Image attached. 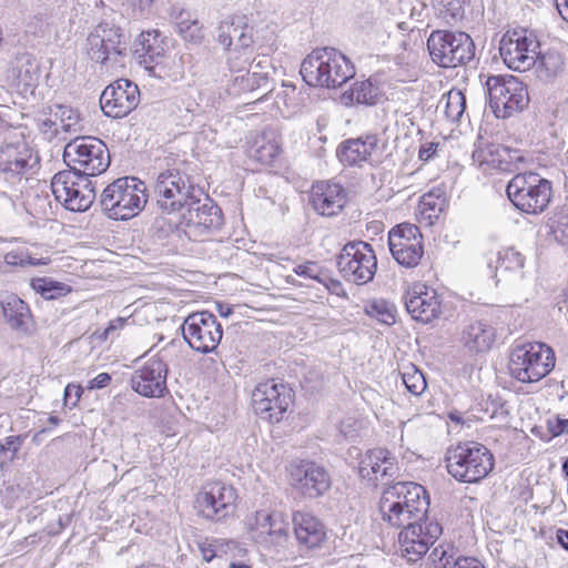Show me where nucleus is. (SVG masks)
<instances>
[{
	"instance_id": "f257e3e1",
	"label": "nucleus",
	"mask_w": 568,
	"mask_h": 568,
	"mask_svg": "<svg viewBox=\"0 0 568 568\" xmlns=\"http://www.w3.org/2000/svg\"><path fill=\"white\" fill-rule=\"evenodd\" d=\"M378 508L384 523L404 529L428 518L429 497L422 485L399 481L383 490Z\"/></svg>"
},
{
	"instance_id": "f03ea898",
	"label": "nucleus",
	"mask_w": 568,
	"mask_h": 568,
	"mask_svg": "<svg viewBox=\"0 0 568 568\" xmlns=\"http://www.w3.org/2000/svg\"><path fill=\"white\" fill-rule=\"evenodd\" d=\"M354 73L349 60L333 48L315 49L301 65L303 80L312 87L338 88Z\"/></svg>"
},
{
	"instance_id": "7ed1b4c3",
	"label": "nucleus",
	"mask_w": 568,
	"mask_h": 568,
	"mask_svg": "<svg viewBox=\"0 0 568 568\" xmlns=\"http://www.w3.org/2000/svg\"><path fill=\"white\" fill-rule=\"evenodd\" d=\"M447 471L458 481L475 484L488 476L494 468V456L484 445L467 442L446 450Z\"/></svg>"
},
{
	"instance_id": "20e7f679",
	"label": "nucleus",
	"mask_w": 568,
	"mask_h": 568,
	"mask_svg": "<svg viewBox=\"0 0 568 568\" xmlns=\"http://www.w3.org/2000/svg\"><path fill=\"white\" fill-rule=\"evenodd\" d=\"M146 186L133 176L119 178L110 183L100 196L102 211L112 220L136 216L146 204Z\"/></svg>"
},
{
	"instance_id": "39448f33",
	"label": "nucleus",
	"mask_w": 568,
	"mask_h": 568,
	"mask_svg": "<svg viewBox=\"0 0 568 568\" xmlns=\"http://www.w3.org/2000/svg\"><path fill=\"white\" fill-rule=\"evenodd\" d=\"M554 366L555 354L542 343L516 346L510 353L508 363L510 376L520 383L538 382L547 376Z\"/></svg>"
},
{
	"instance_id": "423d86ee",
	"label": "nucleus",
	"mask_w": 568,
	"mask_h": 568,
	"mask_svg": "<svg viewBox=\"0 0 568 568\" xmlns=\"http://www.w3.org/2000/svg\"><path fill=\"white\" fill-rule=\"evenodd\" d=\"M507 196L520 211L528 214L544 212L550 203L551 182L535 172L516 174L507 184Z\"/></svg>"
},
{
	"instance_id": "0eeeda50",
	"label": "nucleus",
	"mask_w": 568,
	"mask_h": 568,
	"mask_svg": "<svg viewBox=\"0 0 568 568\" xmlns=\"http://www.w3.org/2000/svg\"><path fill=\"white\" fill-rule=\"evenodd\" d=\"M156 205L163 213L183 210L195 196H203V191L194 184L189 174L179 169H168L156 176L154 183Z\"/></svg>"
},
{
	"instance_id": "6e6552de",
	"label": "nucleus",
	"mask_w": 568,
	"mask_h": 568,
	"mask_svg": "<svg viewBox=\"0 0 568 568\" xmlns=\"http://www.w3.org/2000/svg\"><path fill=\"white\" fill-rule=\"evenodd\" d=\"M63 161L79 174L99 175L110 165V152L105 143L94 136H77L63 151Z\"/></svg>"
},
{
	"instance_id": "1a4fd4ad",
	"label": "nucleus",
	"mask_w": 568,
	"mask_h": 568,
	"mask_svg": "<svg viewBox=\"0 0 568 568\" xmlns=\"http://www.w3.org/2000/svg\"><path fill=\"white\" fill-rule=\"evenodd\" d=\"M432 61L442 68H456L471 61L475 43L469 34L460 31L435 30L427 39Z\"/></svg>"
},
{
	"instance_id": "9d476101",
	"label": "nucleus",
	"mask_w": 568,
	"mask_h": 568,
	"mask_svg": "<svg viewBox=\"0 0 568 568\" xmlns=\"http://www.w3.org/2000/svg\"><path fill=\"white\" fill-rule=\"evenodd\" d=\"M485 87L489 106L497 118H509L528 105L529 97L526 87L513 75H490Z\"/></svg>"
},
{
	"instance_id": "9b49d317",
	"label": "nucleus",
	"mask_w": 568,
	"mask_h": 568,
	"mask_svg": "<svg viewBox=\"0 0 568 568\" xmlns=\"http://www.w3.org/2000/svg\"><path fill=\"white\" fill-rule=\"evenodd\" d=\"M129 38L124 30L110 21H101L87 38V52L91 60L113 67L126 54Z\"/></svg>"
},
{
	"instance_id": "f8f14e48",
	"label": "nucleus",
	"mask_w": 568,
	"mask_h": 568,
	"mask_svg": "<svg viewBox=\"0 0 568 568\" xmlns=\"http://www.w3.org/2000/svg\"><path fill=\"white\" fill-rule=\"evenodd\" d=\"M342 276L357 285L371 282L377 270V258L373 247L363 241L344 245L336 261Z\"/></svg>"
},
{
	"instance_id": "ddd939ff",
	"label": "nucleus",
	"mask_w": 568,
	"mask_h": 568,
	"mask_svg": "<svg viewBox=\"0 0 568 568\" xmlns=\"http://www.w3.org/2000/svg\"><path fill=\"white\" fill-rule=\"evenodd\" d=\"M182 332L190 347L202 354L214 352L223 336L222 325L207 311L190 314L183 322Z\"/></svg>"
},
{
	"instance_id": "4468645a",
	"label": "nucleus",
	"mask_w": 568,
	"mask_h": 568,
	"mask_svg": "<svg viewBox=\"0 0 568 568\" xmlns=\"http://www.w3.org/2000/svg\"><path fill=\"white\" fill-rule=\"evenodd\" d=\"M539 42L527 30H509L499 41V53L505 64L524 72L536 64Z\"/></svg>"
},
{
	"instance_id": "2eb2a0df",
	"label": "nucleus",
	"mask_w": 568,
	"mask_h": 568,
	"mask_svg": "<svg viewBox=\"0 0 568 568\" xmlns=\"http://www.w3.org/2000/svg\"><path fill=\"white\" fill-rule=\"evenodd\" d=\"M291 404L292 389L274 381L260 383L252 392L255 414L271 423L281 422Z\"/></svg>"
},
{
	"instance_id": "dca6fc26",
	"label": "nucleus",
	"mask_w": 568,
	"mask_h": 568,
	"mask_svg": "<svg viewBox=\"0 0 568 568\" xmlns=\"http://www.w3.org/2000/svg\"><path fill=\"white\" fill-rule=\"evenodd\" d=\"M442 535V526L437 521L425 519L415 525H408L398 534V551L409 564L424 558Z\"/></svg>"
},
{
	"instance_id": "f3484780",
	"label": "nucleus",
	"mask_w": 568,
	"mask_h": 568,
	"mask_svg": "<svg viewBox=\"0 0 568 568\" xmlns=\"http://www.w3.org/2000/svg\"><path fill=\"white\" fill-rule=\"evenodd\" d=\"M184 209L182 224L189 235H202L219 230L223 224L221 209L204 194L187 202Z\"/></svg>"
},
{
	"instance_id": "a211bd4d",
	"label": "nucleus",
	"mask_w": 568,
	"mask_h": 568,
	"mask_svg": "<svg viewBox=\"0 0 568 568\" xmlns=\"http://www.w3.org/2000/svg\"><path fill=\"white\" fill-rule=\"evenodd\" d=\"M236 499V491L231 485L214 481L204 487L196 503L205 518L219 521L234 514Z\"/></svg>"
},
{
	"instance_id": "6ab92c4d",
	"label": "nucleus",
	"mask_w": 568,
	"mask_h": 568,
	"mask_svg": "<svg viewBox=\"0 0 568 568\" xmlns=\"http://www.w3.org/2000/svg\"><path fill=\"white\" fill-rule=\"evenodd\" d=\"M140 102V91L135 83L128 79H119L108 85L101 97L103 113L113 119L126 116Z\"/></svg>"
},
{
	"instance_id": "aec40b11",
	"label": "nucleus",
	"mask_w": 568,
	"mask_h": 568,
	"mask_svg": "<svg viewBox=\"0 0 568 568\" xmlns=\"http://www.w3.org/2000/svg\"><path fill=\"white\" fill-rule=\"evenodd\" d=\"M165 51V37L158 30L141 32L134 41L133 53L139 64L159 78L168 75L163 65Z\"/></svg>"
},
{
	"instance_id": "412c9836",
	"label": "nucleus",
	"mask_w": 568,
	"mask_h": 568,
	"mask_svg": "<svg viewBox=\"0 0 568 568\" xmlns=\"http://www.w3.org/2000/svg\"><path fill=\"white\" fill-rule=\"evenodd\" d=\"M168 365L162 353L146 361L131 378L132 388L144 397H161L166 390Z\"/></svg>"
},
{
	"instance_id": "4be33fe9",
	"label": "nucleus",
	"mask_w": 568,
	"mask_h": 568,
	"mask_svg": "<svg viewBox=\"0 0 568 568\" xmlns=\"http://www.w3.org/2000/svg\"><path fill=\"white\" fill-rule=\"evenodd\" d=\"M291 485L304 497L316 498L329 489L331 476L313 462H301L291 469Z\"/></svg>"
},
{
	"instance_id": "5701e85b",
	"label": "nucleus",
	"mask_w": 568,
	"mask_h": 568,
	"mask_svg": "<svg viewBox=\"0 0 568 568\" xmlns=\"http://www.w3.org/2000/svg\"><path fill=\"white\" fill-rule=\"evenodd\" d=\"M407 312L422 323H430L442 313V301L437 292L423 284L414 285L404 296Z\"/></svg>"
},
{
	"instance_id": "b1692460",
	"label": "nucleus",
	"mask_w": 568,
	"mask_h": 568,
	"mask_svg": "<svg viewBox=\"0 0 568 568\" xmlns=\"http://www.w3.org/2000/svg\"><path fill=\"white\" fill-rule=\"evenodd\" d=\"M38 164V156L26 142L7 144L0 148V172L7 180H20Z\"/></svg>"
},
{
	"instance_id": "393cba45",
	"label": "nucleus",
	"mask_w": 568,
	"mask_h": 568,
	"mask_svg": "<svg viewBox=\"0 0 568 568\" xmlns=\"http://www.w3.org/2000/svg\"><path fill=\"white\" fill-rule=\"evenodd\" d=\"M310 203L318 214L333 216L343 210L346 203V193L337 183L320 181L312 186Z\"/></svg>"
},
{
	"instance_id": "a878e982",
	"label": "nucleus",
	"mask_w": 568,
	"mask_h": 568,
	"mask_svg": "<svg viewBox=\"0 0 568 568\" xmlns=\"http://www.w3.org/2000/svg\"><path fill=\"white\" fill-rule=\"evenodd\" d=\"M292 521L294 534L301 548L312 550L320 548L325 542V526L314 515L305 511H295Z\"/></svg>"
},
{
	"instance_id": "bb28decb",
	"label": "nucleus",
	"mask_w": 568,
	"mask_h": 568,
	"mask_svg": "<svg viewBox=\"0 0 568 568\" xmlns=\"http://www.w3.org/2000/svg\"><path fill=\"white\" fill-rule=\"evenodd\" d=\"M235 59L234 57L229 58L230 70L232 73H236L230 85V91L233 94L261 92L264 97L272 91V79L267 71L246 70L243 72L241 68H237Z\"/></svg>"
},
{
	"instance_id": "cd10ccee",
	"label": "nucleus",
	"mask_w": 568,
	"mask_h": 568,
	"mask_svg": "<svg viewBox=\"0 0 568 568\" xmlns=\"http://www.w3.org/2000/svg\"><path fill=\"white\" fill-rule=\"evenodd\" d=\"M474 160L480 165H487L499 171H514L516 163L521 162L523 158L517 150H511L501 144L479 142L473 153Z\"/></svg>"
},
{
	"instance_id": "c85d7f7f",
	"label": "nucleus",
	"mask_w": 568,
	"mask_h": 568,
	"mask_svg": "<svg viewBox=\"0 0 568 568\" xmlns=\"http://www.w3.org/2000/svg\"><path fill=\"white\" fill-rule=\"evenodd\" d=\"M378 145L376 134H366L357 139H349L337 148V158L344 165H359L373 161Z\"/></svg>"
},
{
	"instance_id": "c756f323",
	"label": "nucleus",
	"mask_w": 568,
	"mask_h": 568,
	"mask_svg": "<svg viewBox=\"0 0 568 568\" xmlns=\"http://www.w3.org/2000/svg\"><path fill=\"white\" fill-rule=\"evenodd\" d=\"M496 339V329L485 321L469 322L462 331L463 346L474 354L488 352Z\"/></svg>"
},
{
	"instance_id": "7c9ffc66",
	"label": "nucleus",
	"mask_w": 568,
	"mask_h": 568,
	"mask_svg": "<svg viewBox=\"0 0 568 568\" xmlns=\"http://www.w3.org/2000/svg\"><path fill=\"white\" fill-rule=\"evenodd\" d=\"M199 551L204 561L211 562L214 559H224L230 562L232 559L242 557L246 550L237 541L219 538H206L197 544Z\"/></svg>"
},
{
	"instance_id": "2f4dec72",
	"label": "nucleus",
	"mask_w": 568,
	"mask_h": 568,
	"mask_svg": "<svg viewBox=\"0 0 568 568\" xmlns=\"http://www.w3.org/2000/svg\"><path fill=\"white\" fill-rule=\"evenodd\" d=\"M281 141L274 130H265L256 135L248 150V156L262 164H271L280 154Z\"/></svg>"
},
{
	"instance_id": "473e14b6",
	"label": "nucleus",
	"mask_w": 568,
	"mask_h": 568,
	"mask_svg": "<svg viewBox=\"0 0 568 568\" xmlns=\"http://www.w3.org/2000/svg\"><path fill=\"white\" fill-rule=\"evenodd\" d=\"M0 306L8 324L13 329H24L30 317L28 305L16 294L0 296Z\"/></svg>"
},
{
	"instance_id": "72a5a7b5",
	"label": "nucleus",
	"mask_w": 568,
	"mask_h": 568,
	"mask_svg": "<svg viewBox=\"0 0 568 568\" xmlns=\"http://www.w3.org/2000/svg\"><path fill=\"white\" fill-rule=\"evenodd\" d=\"M95 199V192L92 182L88 176L81 174L78 182H75V189L70 193L68 202L63 205L65 209L73 212L87 211Z\"/></svg>"
},
{
	"instance_id": "f704fd0d",
	"label": "nucleus",
	"mask_w": 568,
	"mask_h": 568,
	"mask_svg": "<svg viewBox=\"0 0 568 568\" xmlns=\"http://www.w3.org/2000/svg\"><path fill=\"white\" fill-rule=\"evenodd\" d=\"M170 16L185 41L197 43L203 39L202 27L189 11L173 7Z\"/></svg>"
},
{
	"instance_id": "c9c22d12",
	"label": "nucleus",
	"mask_w": 568,
	"mask_h": 568,
	"mask_svg": "<svg viewBox=\"0 0 568 568\" xmlns=\"http://www.w3.org/2000/svg\"><path fill=\"white\" fill-rule=\"evenodd\" d=\"M13 72L18 84L31 88L37 83L40 75L39 63L31 54L22 53L14 60Z\"/></svg>"
},
{
	"instance_id": "e433bc0d",
	"label": "nucleus",
	"mask_w": 568,
	"mask_h": 568,
	"mask_svg": "<svg viewBox=\"0 0 568 568\" xmlns=\"http://www.w3.org/2000/svg\"><path fill=\"white\" fill-rule=\"evenodd\" d=\"M536 72L539 79L548 81L557 77L564 69V58L556 50H547L544 53L537 51Z\"/></svg>"
},
{
	"instance_id": "4c0bfd02",
	"label": "nucleus",
	"mask_w": 568,
	"mask_h": 568,
	"mask_svg": "<svg viewBox=\"0 0 568 568\" xmlns=\"http://www.w3.org/2000/svg\"><path fill=\"white\" fill-rule=\"evenodd\" d=\"M437 112H443L448 121L457 122L466 109V98L459 90H450L445 93L437 104Z\"/></svg>"
},
{
	"instance_id": "58836bf2",
	"label": "nucleus",
	"mask_w": 568,
	"mask_h": 568,
	"mask_svg": "<svg viewBox=\"0 0 568 568\" xmlns=\"http://www.w3.org/2000/svg\"><path fill=\"white\" fill-rule=\"evenodd\" d=\"M414 243H422V234L419 229L409 223H403L393 227L388 233V245L390 253L399 250L402 245H409Z\"/></svg>"
},
{
	"instance_id": "ea45409f",
	"label": "nucleus",
	"mask_w": 568,
	"mask_h": 568,
	"mask_svg": "<svg viewBox=\"0 0 568 568\" xmlns=\"http://www.w3.org/2000/svg\"><path fill=\"white\" fill-rule=\"evenodd\" d=\"M81 174L73 169L58 172L51 181V190L55 200L60 203L68 202L70 193L75 189Z\"/></svg>"
},
{
	"instance_id": "a19ab883",
	"label": "nucleus",
	"mask_w": 568,
	"mask_h": 568,
	"mask_svg": "<svg viewBox=\"0 0 568 568\" xmlns=\"http://www.w3.org/2000/svg\"><path fill=\"white\" fill-rule=\"evenodd\" d=\"M30 285L36 293L40 294L45 300H55L71 292L69 285L48 277L33 278Z\"/></svg>"
},
{
	"instance_id": "79ce46f5",
	"label": "nucleus",
	"mask_w": 568,
	"mask_h": 568,
	"mask_svg": "<svg viewBox=\"0 0 568 568\" xmlns=\"http://www.w3.org/2000/svg\"><path fill=\"white\" fill-rule=\"evenodd\" d=\"M458 557L457 550L453 545L438 544L430 550L427 557L428 568H452Z\"/></svg>"
},
{
	"instance_id": "37998d69",
	"label": "nucleus",
	"mask_w": 568,
	"mask_h": 568,
	"mask_svg": "<svg viewBox=\"0 0 568 568\" xmlns=\"http://www.w3.org/2000/svg\"><path fill=\"white\" fill-rule=\"evenodd\" d=\"M365 313L387 325L395 323V307L385 300H373L365 305Z\"/></svg>"
},
{
	"instance_id": "c03bdc74",
	"label": "nucleus",
	"mask_w": 568,
	"mask_h": 568,
	"mask_svg": "<svg viewBox=\"0 0 568 568\" xmlns=\"http://www.w3.org/2000/svg\"><path fill=\"white\" fill-rule=\"evenodd\" d=\"M424 254V247L423 242L422 243H414L409 245H404V247H399V250H395L394 253H392L395 261L407 268H413L417 266L420 262V258Z\"/></svg>"
},
{
	"instance_id": "a18cd8bd",
	"label": "nucleus",
	"mask_w": 568,
	"mask_h": 568,
	"mask_svg": "<svg viewBox=\"0 0 568 568\" xmlns=\"http://www.w3.org/2000/svg\"><path fill=\"white\" fill-rule=\"evenodd\" d=\"M51 114L55 119H59V123L63 132H77L79 130L78 125L80 115L78 111L73 110L71 106L55 104L51 109Z\"/></svg>"
},
{
	"instance_id": "49530a36",
	"label": "nucleus",
	"mask_w": 568,
	"mask_h": 568,
	"mask_svg": "<svg viewBox=\"0 0 568 568\" xmlns=\"http://www.w3.org/2000/svg\"><path fill=\"white\" fill-rule=\"evenodd\" d=\"M351 95L356 103L374 105L377 103L379 90L371 81H363L354 84Z\"/></svg>"
},
{
	"instance_id": "de8ad7c7",
	"label": "nucleus",
	"mask_w": 568,
	"mask_h": 568,
	"mask_svg": "<svg viewBox=\"0 0 568 568\" xmlns=\"http://www.w3.org/2000/svg\"><path fill=\"white\" fill-rule=\"evenodd\" d=\"M386 456V450L382 448L367 452L361 459L358 465V474L363 479L372 480L374 466H378L379 462Z\"/></svg>"
},
{
	"instance_id": "09e8293b",
	"label": "nucleus",
	"mask_w": 568,
	"mask_h": 568,
	"mask_svg": "<svg viewBox=\"0 0 568 568\" xmlns=\"http://www.w3.org/2000/svg\"><path fill=\"white\" fill-rule=\"evenodd\" d=\"M235 29L232 32V44L234 43L235 49H250L254 43L253 27L246 24L243 18H237Z\"/></svg>"
},
{
	"instance_id": "8fccbe9b",
	"label": "nucleus",
	"mask_w": 568,
	"mask_h": 568,
	"mask_svg": "<svg viewBox=\"0 0 568 568\" xmlns=\"http://www.w3.org/2000/svg\"><path fill=\"white\" fill-rule=\"evenodd\" d=\"M525 255L515 247H507L498 253L497 268L520 270L525 264Z\"/></svg>"
},
{
	"instance_id": "3c124183",
	"label": "nucleus",
	"mask_w": 568,
	"mask_h": 568,
	"mask_svg": "<svg viewBox=\"0 0 568 568\" xmlns=\"http://www.w3.org/2000/svg\"><path fill=\"white\" fill-rule=\"evenodd\" d=\"M403 383L413 395H420L427 387L425 376L415 366L402 374Z\"/></svg>"
},
{
	"instance_id": "603ef678",
	"label": "nucleus",
	"mask_w": 568,
	"mask_h": 568,
	"mask_svg": "<svg viewBox=\"0 0 568 568\" xmlns=\"http://www.w3.org/2000/svg\"><path fill=\"white\" fill-rule=\"evenodd\" d=\"M23 437L20 435L7 436L0 442V458L11 462L21 448Z\"/></svg>"
},
{
	"instance_id": "864d4df0",
	"label": "nucleus",
	"mask_w": 568,
	"mask_h": 568,
	"mask_svg": "<svg viewBox=\"0 0 568 568\" xmlns=\"http://www.w3.org/2000/svg\"><path fill=\"white\" fill-rule=\"evenodd\" d=\"M273 515L274 511L258 510L251 517H247L246 525L250 530H256L261 535H264L265 530L267 529L270 520H272Z\"/></svg>"
},
{
	"instance_id": "5fc2aeb1",
	"label": "nucleus",
	"mask_w": 568,
	"mask_h": 568,
	"mask_svg": "<svg viewBox=\"0 0 568 568\" xmlns=\"http://www.w3.org/2000/svg\"><path fill=\"white\" fill-rule=\"evenodd\" d=\"M395 473V466L393 463V458L389 456V453L386 450V456L383 462L378 463V466H374L372 480H368L373 485H377V481L383 479L386 476H393Z\"/></svg>"
},
{
	"instance_id": "6e6d98bb",
	"label": "nucleus",
	"mask_w": 568,
	"mask_h": 568,
	"mask_svg": "<svg viewBox=\"0 0 568 568\" xmlns=\"http://www.w3.org/2000/svg\"><path fill=\"white\" fill-rule=\"evenodd\" d=\"M287 529L288 527L283 518V515L281 513L274 511L272 520H270L264 535H268L271 537H282L287 535Z\"/></svg>"
},
{
	"instance_id": "4d7b16f0",
	"label": "nucleus",
	"mask_w": 568,
	"mask_h": 568,
	"mask_svg": "<svg viewBox=\"0 0 568 568\" xmlns=\"http://www.w3.org/2000/svg\"><path fill=\"white\" fill-rule=\"evenodd\" d=\"M236 20L231 21H222L217 29V40L221 44H223L226 48H230L232 45V32L236 31L235 29Z\"/></svg>"
},
{
	"instance_id": "13d9d810",
	"label": "nucleus",
	"mask_w": 568,
	"mask_h": 568,
	"mask_svg": "<svg viewBox=\"0 0 568 568\" xmlns=\"http://www.w3.org/2000/svg\"><path fill=\"white\" fill-rule=\"evenodd\" d=\"M38 129L43 136L51 141L59 133L58 122L53 121L52 116L40 119L38 122Z\"/></svg>"
},
{
	"instance_id": "bf43d9fd",
	"label": "nucleus",
	"mask_w": 568,
	"mask_h": 568,
	"mask_svg": "<svg viewBox=\"0 0 568 568\" xmlns=\"http://www.w3.org/2000/svg\"><path fill=\"white\" fill-rule=\"evenodd\" d=\"M443 4L445 7L447 14L453 20L456 21L463 17L464 8L462 4V1H459V0H443Z\"/></svg>"
},
{
	"instance_id": "052dcab7",
	"label": "nucleus",
	"mask_w": 568,
	"mask_h": 568,
	"mask_svg": "<svg viewBox=\"0 0 568 568\" xmlns=\"http://www.w3.org/2000/svg\"><path fill=\"white\" fill-rule=\"evenodd\" d=\"M316 267L317 266L315 263L308 262L306 264L296 266L294 271L300 276H305V277L314 278V280L322 282L318 273L316 272Z\"/></svg>"
},
{
	"instance_id": "680f3d73",
	"label": "nucleus",
	"mask_w": 568,
	"mask_h": 568,
	"mask_svg": "<svg viewBox=\"0 0 568 568\" xmlns=\"http://www.w3.org/2000/svg\"><path fill=\"white\" fill-rule=\"evenodd\" d=\"M452 568H485V567L476 558L459 556L454 561Z\"/></svg>"
},
{
	"instance_id": "e2e57ef3",
	"label": "nucleus",
	"mask_w": 568,
	"mask_h": 568,
	"mask_svg": "<svg viewBox=\"0 0 568 568\" xmlns=\"http://www.w3.org/2000/svg\"><path fill=\"white\" fill-rule=\"evenodd\" d=\"M24 251H12L4 255L6 264L10 266H24L26 263Z\"/></svg>"
},
{
	"instance_id": "0e129e2a",
	"label": "nucleus",
	"mask_w": 568,
	"mask_h": 568,
	"mask_svg": "<svg viewBox=\"0 0 568 568\" xmlns=\"http://www.w3.org/2000/svg\"><path fill=\"white\" fill-rule=\"evenodd\" d=\"M128 320L124 317H118L115 320H112L108 327L103 331V333L100 335L102 339H108L112 333H114L118 329H121L126 324Z\"/></svg>"
},
{
	"instance_id": "69168bd1",
	"label": "nucleus",
	"mask_w": 568,
	"mask_h": 568,
	"mask_svg": "<svg viewBox=\"0 0 568 568\" xmlns=\"http://www.w3.org/2000/svg\"><path fill=\"white\" fill-rule=\"evenodd\" d=\"M436 206L437 204L433 194H425L422 196L419 207L423 214L429 212L427 215L428 219L433 216L432 212L436 211Z\"/></svg>"
},
{
	"instance_id": "338daca9",
	"label": "nucleus",
	"mask_w": 568,
	"mask_h": 568,
	"mask_svg": "<svg viewBox=\"0 0 568 568\" xmlns=\"http://www.w3.org/2000/svg\"><path fill=\"white\" fill-rule=\"evenodd\" d=\"M111 382V375L108 373H100L89 382V389H101L106 387Z\"/></svg>"
},
{
	"instance_id": "774afa93",
	"label": "nucleus",
	"mask_w": 568,
	"mask_h": 568,
	"mask_svg": "<svg viewBox=\"0 0 568 568\" xmlns=\"http://www.w3.org/2000/svg\"><path fill=\"white\" fill-rule=\"evenodd\" d=\"M438 143L428 142L420 146L418 158L422 161L430 160L437 152Z\"/></svg>"
}]
</instances>
